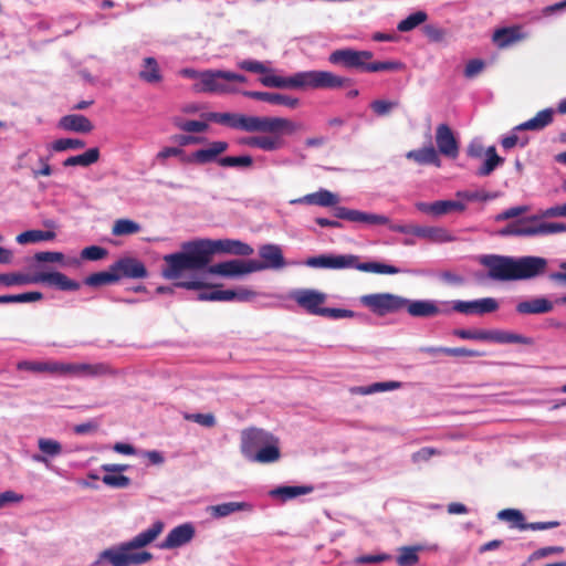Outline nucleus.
<instances>
[{
	"mask_svg": "<svg viewBox=\"0 0 566 566\" xmlns=\"http://www.w3.org/2000/svg\"><path fill=\"white\" fill-rule=\"evenodd\" d=\"M239 69L261 74L260 83L265 87L292 88V90H336L350 87L353 80L339 76L329 71H303L294 73L291 76H277L273 70L263 62L256 60H243L238 62Z\"/></svg>",
	"mask_w": 566,
	"mask_h": 566,
	"instance_id": "obj_1",
	"label": "nucleus"
},
{
	"mask_svg": "<svg viewBox=\"0 0 566 566\" xmlns=\"http://www.w3.org/2000/svg\"><path fill=\"white\" fill-rule=\"evenodd\" d=\"M488 268V275L496 281H520L536 277L547 268L542 256H522L518 259L502 255H485L481 260Z\"/></svg>",
	"mask_w": 566,
	"mask_h": 566,
	"instance_id": "obj_2",
	"label": "nucleus"
},
{
	"mask_svg": "<svg viewBox=\"0 0 566 566\" xmlns=\"http://www.w3.org/2000/svg\"><path fill=\"white\" fill-rule=\"evenodd\" d=\"M163 530L164 523L156 521L149 528L140 532L128 542L103 551L99 558L107 560L112 566H140L146 564L154 558V555L139 549L153 543Z\"/></svg>",
	"mask_w": 566,
	"mask_h": 566,
	"instance_id": "obj_3",
	"label": "nucleus"
},
{
	"mask_svg": "<svg viewBox=\"0 0 566 566\" xmlns=\"http://www.w3.org/2000/svg\"><path fill=\"white\" fill-rule=\"evenodd\" d=\"M240 451L250 461L273 463L281 457L279 440L261 428H247L240 434Z\"/></svg>",
	"mask_w": 566,
	"mask_h": 566,
	"instance_id": "obj_4",
	"label": "nucleus"
},
{
	"mask_svg": "<svg viewBox=\"0 0 566 566\" xmlns=\"http://www.w3.org/2000/svg\"><path fill=\"white\" fill-rule=\"evenodd\" d=\"M373 57L371 51L345 48L333 51L328 56V62L347 70L369 73L399 71L403 67L399 61H371Z\"/></svg>",
	"mask_w": 566,
	"mask_h": 566,
	"instance_id": "obj_5",
	"label": "nucleus"
},
{
	"mask_svg": "<svg viewBox=\"0 0 566 566\" xmlns=\"http://www.w3.org/2000/svg\"><path fill=\"white\" fill-rule=\"evenodd\" d=\"M166 268L163 270L164 277L176 280L187 270H202L209 265L205 247L201 240L184 244V251L164 256Z\"/></svg>",
	"mask_w": 566,
	"mask_h": 566,
	"instance_id": "obj_6",
	"label": "nucleus"
},
{
	"mask_svg": "<svg viewBox=\"0 0 566 566\" xmlns=\"http://www.w3.org/2000/svg\"><path fill=\"white\" fill-rule=\"evenodd\" d=\"M305 264L311 268L323 269H356L361 272L377 274H398L401 271L389 264L380 262H359V256L354 254L332 255L321 254L308 258Z\"/></svg>",
	"mask_w": 566,
	"mask_h": 566,
	"instance_id": "obj_7",
	"label": "nucleus"
},
{
	"mask_svg": "<svg viewBox=\"0 0 566 566\" xmlns=\"http://www.w3.org/2000/svg\"><path fill=\"white\" fill-rule=\"evenodd\" d=\"M269 118L280 119L282 125L275 130H254L253 133H262V135H250L239 139V144L258 148L263 151H276L284 147L285 140L282 134H294L298 126L291 119L277 116H268Z\"/></svg>",
	"mask_w": 566,
	"mask_h": 566,
	"instance_id": "obj_8",
	"label": "nucleus"
},
{
	"mask_svg": "<svg viewBox=\"0 0 566 566\" xmlns=\"http://www.w3.org/2000/svg\"><path fill=\"white\" fill-rule=\"evenodd\" d=\"M229 144L224 140H214L208 144L207 148L198 149L191 154H186L180 147H164L156 155V160L164 164L169 157H179L182 164L206 165L213 163L218 156L226 153Z\"/></svg>",
	"mask_w": 566,
	"mask_h": 566,
	"instance_id": "obj_9",
	"label": "nucleus"
},
{
	"mask_svg": "<svg viewBox=\"0 0 566 566\" xmlns=\"http://www.w3.org/2000/svg\"><path fill=\"white\" fill-rule=\"evenodd\" d=\"M209 118L214 123L233 129L252 133L254 130H275L283 122L266 116H252L240 113H211Z\"/></svg>",
	"mask_w": 566,
	"mask_h": 566,
	"instance_id": "obj_10",
	"label": "nucleus"
},
{
	"mask_svg": "<svg viewBox=\"0 0 566 566\" xmlns=\"http://www.w3.org/2000/svg\"><path fill=\"white\" fill-rule=\"evenodd\" d=\"M294 301L312 315H318L332 319L353 317L354 312L345 308H328L323 304L326 301V294L315 290H300L293 295Z\"/></svg>",
	"mask_w": 566,
	"mask_h": 566,
	"instance_id": "obj_11",
	"label": "nucleus"
},
{
	"mask_svg": "<svg viewBox=\"0 0 566 566\" xmlns=\"http://www.w3.org/2000/svg\"><path fill=\"white\" fill-rule=\"evenodd\" d=\"M360 303L378 316L405 310L407 298L392 293H373L360 297Z\"/></svg>",
	"mask_w": 566,
	"mask_h": 566,
	"instance_id": "obj_12",
	"label": "nucleus"
},
{
	"mask_svg": "<svg viewBox=\"0 0 566 566\" xmlns=\"http://www.w3.org/2000/svg\"><path fill=\"white\" fill-rule=\"evenodd\" d=\"M201 241L205 247L207 258L209 259V263L211 262L212 256L216 253L249 256L254 252L253 248L250 244L237 239H205Z\"/></svg>",
	"mask_w": 566,
	"mask_h": 566,
	"instance_id": "obj_13",
	"label": "nucleus"
},
{
	"mask_svg": "<svg viewBox=\"0 0 566 566\" xmlns=\"http://www.w3.org/2000/svg\"><path fill=\"white\" fill-rule=\"evenodd\" d=\"M261 261L251 259L254 272L263 270H281L286 266L283 251L280 245L268 243L259 248Z\"/></svg>",
	"mask_w": 566,
	"mask_h": 566,
	"instance_id": "obj_14",
	"label": "nucleus"
},
{
	"mask_svg": "<svg viewBox=\"0 0 566 566\" xmlns=\"http://www.w3.org/2000/svg\"><path fill=\"white\" fill-rule=\"evenodd\" d=\"M334 214L338 219L347 220L355 223H365L371 226L389 224V219L386 216L364 212L355 209H349L343 206L335 207Z\"/></svg>",
	"mask_w": 566,
	"mask_h": 566,
	"instance_id": "obj_15",
	"label": "nucleus"
},
{
	"mask_svg": "<svg viewBox=\"0 0 566 566\" xmlns=\"http://www.w3.org/2000/svg\"><path fill=\"white\" fill-rule=\"evenodd\" d=\"M207 272L224 277H238L244 274L253 273L254 270L251 259L247 261L235 259L210 265L208 266Z\"/></svg>",
	"mask_w": 566,
	"mask_h": 566,
	"instance_id": "obj_16",
	"label": "nucleus"
},
{
	"mask_svg": "<svg viewBox=\"0 0 566 566\" xmlns=\"http://www.w3.org/2000/svg\"><path fill=\"white\" fill-rule=\"evenodd\" d=\"M226 82V71L207 70L202 72L201 81L193 85V90L196 92L227 93L229 86Z\"/></svg>",
	"mask_w": 566,
	"mask_h": 566,
	"instance_id": "obj_17",
	"label": "nucleus"
},
{
	"mask_svg": "<svg viewBox=\"0 0 566 566\" xmlns=\"http://www.w3.org/2000/svg\"><path fill=\"white\" fill-rule=\"evenodd\" d=\"M112 264L113 270L118 275V281L122 279H144L148 275L145 264L133 256L119 258Z\"/></svg>",
	"mask_w": 566,
	"mask_h": 566,
	"instance_id": "obj_18",
	"label": "nucleus"
},
{
	"mask_svg": "<svg viewBox=\"0 0 566 566\" xmlns=\"http://www.w3.org/2000/svg\"><path fill=\"white\" fill-rule=\"evenodd\" d=\"M436 143L441 155L451 159H455L459 156V142L448 124L437 126Z\"/></svg>",
	"mask_w": 566,
	"mask_h": 566,
	"instance_id": "obj_19",
	"label": "nucleus"
},
{
	"mask_svg": "<svg viewBox=\"0 0 566 566\" xmlns=\"http://www.w3.org/2000/svg\"><path fill=\"white\" fill-rule=\"evenodd\" d=\"M499 308V303L495 298L484 297L474 301H454L452 310L461 314H478L484 315L495 312Z\"/></svg>",
	"mask_w": 566,
	"mask_h": 566,
	"instance_id": "obj_20",
	"label": "nucleus"
},
{
	"mask_svg": "<svg viewBox=\"0 0 566 566\" xmlns=\"http://www.w3.org/2000/svg\"><path fill=\"white\" fill-rule=\"evenodd\" d=\"M195 536V528L191 524H182L174 527L159 545L163 549H172L189 543Z\"/></svg>",
	"mask_w": 566,
	"mask_h": 566,
	"instance_id": "obj_21",
	"label": "nucleus"
},
{
	"mask_svg": "<svg viewBox=\"0 0 566 566\" xmlns=\"http://www.w3.org/2000/svg\"><path fill=\"white\" fill-rule=\"evenodd\" d=\"M34 283H46L55 286L61 291H76L80 283L69 279L61 272H41L34 275Z\"/></svg>",
	"mask_w": 566,
	"mask_h": 566,
	"instance_id": "obj_22",
	"label": "nucleus"
},
{
	"mask_svg": "<svg viewBox=\"0 0 566 566\" xmlns=\"http://www.w3.org/2000/svg\"><path fill=\"white\" fill-rule=\"evenodd\" d=\"M243 95L253 99L268 102L273 105H283L289 108H296L300 105L298 98L281 93L244 91Z\"/></svg>",
	"mask_w": 566,
	"mask_h": 566,
	"instance_id": "obj_23",
	"label": "nucleus"
},
{
	"mask_svg": "<svg viewBox=\"0 0 566 566\" xmlns=\"http://www.w3.org/2000/svg\"><path fill=\"white\" fill-rule=\"evenodd\" d=\"M405 310H407L408 314L412 317H434L439 314L448 312L447 310H441L434 301H410L408 298Z\"/></svg>",
	"mask_w": 566,
	"mask_h": 566,
	"instance_id": "obj_24",
	"label": "nucleus"
},
{
	"mask_svg": "<svg viewBox=\"0 0 566 566\" xmlns=\"http://www.w3.org/2000/svg\"><path fill=\"white\" fill-rule=\"evenodd\" d=\"M526 38L523 33L522 27L513 25L495 30L492 40L500 49L509 48Z\"/></svg>",
	"mask_w": 566,
	"mask_h": 566,
	"instance_id": "obj_25",
	"label": "nucleus"
},
{
	"mask_svg": "<svg viewBox=\"0 0 566 566\" xmlns=\"http://www.w3.org/2000/svg\"><path fill=\"white\" fill-rule=\"evenodd\" d=\"M38 448L41 453L34 454L32 459L46 467H49V458H56L63 452V447L59 441L48 438H40Z\"/></svg>",
	"mask_w": 566,
	"mask_h": 566,
	"instance_id": "obj_26",
	"label": "nucleus"
},
{
	"mask_svg": "<svg viewBox=\"0 0 566 566\" xmlns=\"http://www.w3.org/2000/svg\"><path fill=\"white\" fill-rule=\"evenodd\" d=\"M536 218L522 219L516 222L507 224L500 231L503 237L516 235V237H534L537 235Z\"/></svg>",
	"mask_w": 566,
	"mask_h": 566,
	"instance_id": "obj_27",
	"label": "nucleus"
},
{
	"mask_svg": "<svg viewBox=\"0 0 566 566\" xmlns=\"http://www.w3.org/2000/svg\"><path fill=\"white\" fill-rule=\"evenodd\" d=\"M252 295H253V293L248 290H240L238 292L233 291V290H216V291L199 293L198 300L199 301H232V300L247 301Z\"/></svg>",
	"mask_w": 566,
	"mask_h": 566,
	"instance_id": "obj_28",
	"label": "nucleus"
},
{
	"mask_svg": "<svg viewBox=\"0 0 566 566\" xmlns=\"http://www.w3.org/2000/svg\"><path fill=\"white\" fill-rule=\"evenodd\" d=\"M413 235L426 239L433 243H444L454 240L453 235L442 227H422L416 226Z\"/></svg>",
	"mask_w": 566,
	"mask_h": 566,
	"instance_id": "obj_29",
	"label": "nucleus"
},
{
	"mask_svg": "<svg viewBox=\"0 0 566 566\" xmlns=\"http://www.w3.org/2000/svg\"><path fill=\"white\" fill-rule=\"evenodd\" d=\"M554 304L545 297L522 301L516 305V312L522 315L545 314L552 312Z\"/></svg>",
	"mask_w": 566,
	"mask_h": 566,
	"instance_id": "obj_30",
	"label": "nucleus"
},
{
	"mask_svg": "<svg viewBox=\"0 0 566 566\" xmlns=\"http://www.w3.org/2000/svg\"><path fill=\"white\" fill-rule=\"evenodd\" d=\"M59 126L65 130L83 134L91 133L94 129V125L92 124V122L84 115L80 114H71L63 116L59 122Z\"/></svg>",
	"mask_w": 566,
	"mask_h": 566,
	"instance_id": "obj_31",
	"label": "nucleus"
},
{
	"mask_svg": "<svg viewBox=\"0 0 566 566\" xmlns=\"http://www.w3.org/2000/svg\"><path fill=\"white\" fill-rule=\"evenodd\" d=\"M485 340L494 342L499 344H523L531 345L533 340L530 337L521 334L497 331V329H485Z\"/></svg>",
	"mask_w": 566,
	"mask_h": 566,
	"instance_id": "obj_32",
	"label": "nucleus"
},
{
	"mask_svg": "<svg viewBox=\"0 0 566 566\" xmlns=\"http://www.w3.org/2000/svg\"><path fill=\"white\" fill-rule=\"evenodd\" d=\"M406 158L413 160L419 165H434L436 167L441 166L439 154L432 145L420 149L409 150L406 154Z\"/></svg>",
	"mask_w": 566,
	"mask_h": 566,
	"instance_id": "obj_33",
	"label": "nucleus"
},
{
	"mask_svg": "<svg viewBox=\"0 0 566 566\" xmlns=\"http://www.w3.org/2000/svg\"><path fill=\"white\" fill-rule=\"evenodd\" d=\"M138 76L148 84H156L163 81L160 67L155 57L147 56L143 60Z\"/></svg>",
	"mask_w": 566,
	"mask_h": 566,
	"instance_id": "obj_34",
	"label": "nucleus"
},
{
	"mask_svg": "<svg viewBox=\"0 0 566 566\" xmlns=\"http://www.w3.org/2000/svg\"><path fill=\"white\" fill-rule=\"evenodd\" d=\"M553 109H543L538 112L533 118L517 125L515 130H541L553 122Z\"/></svg>",
	"mask_w": 566,
	"mask_h": 566,
	"instance_id": "obj_35",
	"label": "nucleus"
},
{
	"mask_svg": "<svg viewBox=\"0 0 566 566\" xmlns=\"http://www.w3.org/2000/svg\"><path fill=\"white\" fill-rule=\"evenodd\" d=\"M303 201L308 205H315L319 207H334L339 202L337 195L326 189H319L316 192L308 193L303 198Z\"/></svg>",
	"mask_w": 566,
	"mask_h": 566,
	"instance_id": "obj_36",
	"label": "nucleus"
},
{
	"mask_svg": "<svg viewBox=\"0 0 566 566\" xmlns=\"http://www.w3.org/2000/svg\"><path fill=\"white\" fill-rule=\"evenodd\" d=\"M117 282L118 275L116 274L115 270H113V264H111L106 271L93 273L86 276L84 280V284L92 287L114 284Z\"/></svg>",
	"mask_w": 566,
	"mask_h": 566,
	"instance_id": "obj_37",
	"label": "nucleus"
},
{
	"mask_svg": "<svg viewBox=\"0 0 566 566\" xmlns=\"http://www.w3.org/2000/svg\"><path fill=\"white\" fill-rule=\"evenodd\" d=\"M99 159V149L93 147L87 149L85 153L76 156H71L64 160V167L83 166L88 167L95 164Z\"/></svg>",
	"mask_w": 566,
	"mask_h": 566,
	"instance_id": "obj_38",
	"label": "nucleus"
},
{
	"mask_svg": "<svg viewBox=\"0 0 566 566\" xmlns=\"http://www.w3.org/2000/svg\"><path fill=\"white\" fill-rule=\"evenodd\" d=\"M19 370H28L33 373H49L52 375H56L57 373V361L48 360V361H30L22 360L17 365Z\"/></svg>",
	"mask_w": 566,
	"mask_h": 566,
	"instance_id": "obj_39",
	"label": "nucleus"
},
{
	"mask_svg": "<svg viewBox=\"0 0 566 566\" xmlns=\"http://www.w3.org/2000/svg\"><path fill=\"white\" fill-rule=\"evenodd\" d=\"M314 491L312 485H295V486H280L271 491V495L280 497L282 501H287L300 495L310 494Z\"/></svg>",
	"mask_w": 566,
	"mask_h": 566,
	"instance_id": "obj_40",
	"label": "nucleus"
},
{
	"mask_svg": "<svg viewBox=\"0 0 566 566\" xmlns=\"http://www.w3.org/2000/svg\"><path fill=\"white\" fill-rule=\"evenodd\" d=\"M112 373V368L105 363H78V377H99Z\"/></svg>",
	"mask_w": 566,
	"mask_h": 566,
	"instance_id": "obj_41",
	"label": "nucleus"
},
{
	"mask_svg": "<svg viewBox=\"0 0 566 566\" xmlns=\"http://www.w3.org/2000/svg\"><path fill=\"white\" fill-rule=\"evenodd\" d=\"M401 387V382L399 381H382V382H374L369 386H359L352 389L353 394L358 395H371L378 391H388L399 389Z\"/></svg>",
	"mask_w": 566,
	"mask_h": 566,
	"instance_id": "obj_42",
	"label": "nucleus"
},
{
	"mask_svg": "<svg viewBox=\"0 0 566 566\" xmlns=\"http://www.w3.org/2000/svg\"><path fill=\"white\" fill-rule=\"evenodd\" d=\"M455 197L462 202L489 201L499 197L497 192H488L485 190H460Z\"/></svg>",
	"mask_w": 566,
	"mask_h": 566,
	"instance_id": "obj_43",
	"label": "nucleus"
},
{
	"mask_svg": "<svg viewBox=\"0 0 566 566\" xmlns=\"http://www.w3.org/2000/svg\"><path fill=\"white\" fill-rule=\"evenodd\" d=\"M497 518L511 523V527L521 531L526 530V522L523 513L515 509H505L497 513Z\"/></svg>",
	"mask_w": 566,
	"mask_h": 566,
	"instance_id": "obj_44",
	"label": "nucleus"
},
{
	"mask_svg": "<svg viewBox=\"0 0 566 566\" xmlns=\"http://www.w3.org/2000/svg\"><path fill=\"white\" fill-rule=\"evenodd\" d=\"M221 167L251 168L253 158L250 155L217 157L214 160Z\"/></svg>",
	"mask_w": 566,
	"mask_h": 566,
	"instance_id": "obj_45",
	"label": "nucleus"
},
{
	"mask_svg": "<svg viewBox=\"0 0 566 566\" xmlns=\"http://www.w3.org/2000/svg\"><path fill=\"white\" fill-rule=\"evenodd\" d=\"M486 160L476 172L479 176L491 175L494 171V169L504 161V159L496 154V149L494 146H491L486 149Z\"/></svg>",
	"mask_w": 566,
	"mask_h": 566,
	"instance_id": "obj_46",
	"label": "nucleus"
},
{
	"mask_svg": "<svg viewBox=\"0 0 566 566\" xmlns=\"http://www.w3.org/2000/svg\"><path fill=\"white\" fill-rule=\"evenodd\" d=\"M467 209V205L457 200H438L436 201V217L449 214L451 212H463Z\"/></svg>",
	"mask_w": 566,
	"mask_h": 566,
	"instance_id": "obj_47",
	"label": "nucleus"
},
{
	"mask_svg": "<svg viewBox=\"0 0 566 566\" xmlns=\"http://www.w3.org/2000/svg\"><path fill=\"white\" fill-rule=\"evenodd\" d=\"M43 298V294L38 291L25 292L21 294L0 295V304L7 303H31Z\"/></svg>",
	"mask_w": 566,
	"mask_h": 566,
	"instance_id": "obj_48",
	"label": "nucleus"
},
{
	"mask_svg": "<svg viewBox=\"0 0 566 566\" xmlns=\"http://www.w3.org/2000/svg\"><path fill=\"white\" fill-rule=\"evenodd\" d=\"M427 19L428 14L424 11L413 12L398 23L397 30L400 32H409L426 22Z\"/></svg>",
	"mask_w": 566,
	"mask_h": 566,
	"instance_id": "obj_49",
	"label": "nucleus"
},
{
	"mask_svg": "<svg viewBox=\"0 0 566 566\" xmlns=\"http://www.w3.org/2000/svg\"><path fill=\"white\" fill-rule=\"evenodd\" d=\"M140 231V224L130 219H118L114 222L112 233L114 235H129Z\"/></svg>",
	"mask_w": 566,
	"mask_h": 566,
	"instance_id": "obj_50",
	"label": "nucleus"
},
{
	"mask_svg": "<svg viewBox=\"0 0 566 566\" xmlns=\"http://www.w3.org/2000/svg\"><path fill=\"white\" fill-rule=\"evenodd\" d=\"M419 547L416 546H405L400 548V553L397 557V564L399 566H413L418 563Z\"/></svg>",
	"mask_w": 566,
	"mask_h": 566,
	"instance_id": "obj_51",
	"label": "nucleus"
},
{
	"mask_svg": "<svg viewBox=\"0 0 566 566\" xmlns=\"http://www.w3.org/2000/svg\"><path fill=\"white\" fill-rule=\"evenodd\" d=\"M247 506L243 502H228L211 506L213 516L223 517L234 512L241 511Z\"/></svg>",
	"mask_w": 566,
	"mask_h": 566,
	"instance_id": "obj_52",
	"label": "nucleus"
},
{
	"mask_svg": "<svg viewBox=\"0 0 566 566\" xmlns=\"http://www.w3.org/2000/svg\"><path fill=\"white\" fill-rule=\"evenodd\" d=\"M33 280L34 276H29L27 274L21 273L0 274V284H3L6 286L34 283Z\"/></svg>",
	"mask_w": 566,
	"mask_h": 566,
	"instance_id": "obj_53",
	"label": "nucleus"
},
{
	"mask_svg": "<svg viewBox=\"0 0 566 566\" xmlns=\"http://www.w3.org/2000/svg\"><path fill=\"white\" fill-rule=\"evenodd\" d=\"M174 125L186 133H202L208 129V124L201 120L175 119Z\"/></svg>",
	"mask_w": 566,
	"mask_h": 566,
	"instance_id": "obj_54",
	"label": "nucleus"
},
{
	"mask_svg": "<svg viewBox=\"0 0 566 566\" xmlns=\"http://www.w3.org/2000/svg\"><path fill=\"white\" fill-rule=\"evenodd\" d=\"M85 147V142L77 138H61L52 143L51 148L54 151H64L67 149H82Z\"/></svg>",
	"mask_w": 566,
	"mask_h": 566,
	"instance_id": "obj_55",
	"label": "nucleus"
},
{
	"mask_svg": "<svg viewBox=\"0 0 566 566\" xmlns=\"http://www.w3.org/2000/svg\"><path fill=\"white\" fill-rule=\"evenodd\" d=\"M537 235L554 234L566 231V223L563 222H541L536 223Z\"/></svg>",
	"mask_w": 566,
	"mask_h": 566,
	"instance_id": "obj_56",
	"label": "nucleus"
},
{
	"mask_svg": "<svg viewBox=\"0 0 566 566\" xmlns=\"http://www.w3.org/2000/svg\"><path fill=\"white\" fill-rule=\"evenodd\" d=\"M107 255V250L98 245H90L81 251V258L90 261H98Z\"/></svg>",
	"mask_w": 566,
	"mask_h": 566,
	"instance_id": "obj_57",
	"label": "nucleus"
},
{
	"mask_svg": "<svg viewBox=\"0 0 566 566\" xmlns=\"http://www.w3.org/2000/svg\"><path fill=\"white\" fill-rule=\"evenodd\" d=\"M185 419L206 428H212L216 426V418L212 413H187L185 415Z\"/></svg>",
	"mask_w": 566,
	"mask_h": 566,
	"instance_id": "obj_58",
	"label": "nucleus"
},
{
	"mask_svg": "<svg viewBox=\"0 0 566 566\" xmlns=\"http://www.w3.org/2000/svg\"><path fill=\"white\" fill-rule=\"evenodd\" d=\"M565 548L563 546H546L534 551L527 558L528 562H534L549 555L563 554Z\"/></svg>",
	"mask_w": 566,
	"mask_h": 566,
	"instance_id": "obj_59",
	"label": "nucleus"
},
{
	"mask_svg": "<svg viewBox=\"0 0 566 566\" xmlns=\"http://www.w3.org/2000/svg\"><path fill=\"white\" fill-rule=\"evenodd\" d=\"M452 334L461 339L485 340V329H453Z\"/></svg>",
	"mask_w": 566,
	"mask_h": 566,
	"instance_id": "obj_60",
	"label": "nucleus"
},
{
	"mask_svg": "<svg viewBox=\"0 0 566 566\" xmlns=\"http://www.w3.org/2000/svg\"><path fill=\"white\" fill-rule=\"evenodd\" d=\"M398 106V102H390L385 99H376L371 102L370 107L378 116L388 115L392 108Z\"/></svg>",
	"mask_w": 566,
	"mask_h": 566,
	"instance_id": "obj_61",
	"label": "nucleus"
},
{
	"mask_svg": "<svg viewBox=\"0 0 566 566\" xmlns=\"http://www.w3.org/2000/svg\"><path fill=\"white\" fill-rule=\"evenodd\" d=\"M528 211L527 206H517L509 208L495 216V221L501 222L509 219L517 218Z\"/></svg>",
	"mask_w": 566,
	"mask_h": 566,
	"instance_id": "obj_62",
	"label": "nucleus"
},
{
	"mask_svg": "<svg viewBox=\"0 0 566 566\" xmlns=\"http://www.w3.org/2000/svg\"><path fill=\"white\" fill-rule=\"evenodd\" d=\"M441 452L431 447H424L412 453L411 460L413 463H421L429 461L433 455H439Z\"/></svg>",
	"mask_w": 566,
	"mask_h": 566,
	"instance_id": "obj_63",
	"label": "nucleus"
},
{
	"mask_svg": "<svg viewBox=\"0 0 566 566\" xmlns=\"http://www.w3.org/2000/svg\"><path fill=\"white\" fill-rule=\"evenodd\" d=\"M485 67V63L483 60L473 59L470 60L464 69V76L468 78H473L479 75Z\"/></svg>",
	"mask_w": 566,
	"mask_h": 566,
	"instance_id": "obj_64",
	"label": "nucleus"
}]
</instances>
